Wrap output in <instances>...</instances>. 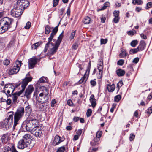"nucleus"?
Segmentation results:
<instances>
[{"instance_id":"obj_1","label":"nucleus","mask_w":152,"mask_h":152,"mask_svg":"<svg viewBox=\"0 0 152 152\" xmlns=\"http://www.w3.org/2000/svg\"><path fill=\"white\" fill-rule=\"evenodd\" d=\"M12 113L8 117L6 118L2 122V126L3 128L7 129L12 126L13 123L14 118V124L13 128L15 129L16 126L18 124L24 113V108L21 107L18 108L16 112L14 113L13 111L10 112Z\"/></svg>"},{"instance_id":"obj_2","label":"nucleus","mask_w":152,"mask_h":152,"mask_svg":"<svg viewBox=\"0 0 152 152\" xmlns=\"http://www.w3.org/2000/svg\"><path fill=\"white\" fill-rule=\"evenodd\" d=\"M29 5V2L25 0H18L15 4L11 10V14L12 16L18 17L22 14L25 9Z\"/></svg>"},{"instance_id":"obj_3","label":"nucleus","mask_w":152,"mask_h":152,"mask_svg":"<svg viewBox=\"0 0 152 152\" xmlns=\"http://www.w3.org/2000/svg\"><path fill=\"white\" fill-rule=\"evenodd\" d=\"M15 89V87L13 85L10 84H6L5 85L4 87V90L2 91L3 92L6 94L7 97H11L12 95V101L14 103L17 101L18 97L23 92L22 91H20L13 93Z\"/></svg>"},{"instance_id":"obj_4","label":"nucleus","mask_w":152,"mask_h":152,"mask_svg":"<svg viewBox=\"0 0 152 152\" xmlns=\"http://www.w3.org/2000/svg\"><path fill=\"white\" fill-rule=\"evenodd\" d=\"M13 22V19L8 17H5L0 20V34L7 31L8 29L11 27L12 23Z\"/></svg>"},{"instance_id":"obj_5","label":"nucleus","mask_w":152,"mask_h":152,"mask_svg":"<svg viewBox=\"0 0 152 152\" xmlns=\"http://www.w3.org/2000/svg\"><path fill=\"white\" fill-rule=\"evenodd\" d=\"M37 115H31L26 120L28 132H30L31 133L32 131L35 129H34L36 128L38 125L39 122L37 120Z\"/></svg>"},{"instance_id":"obj_6","label":"nucleus","mask_w":152,"mask_h":152,"mask_svg":"<svg viewBox=\"0 0 152 152\" xmlns=\"http://www.w3.org/2000/svg\"><path fill=\"white\" fill-rule=\"evenodd\" d=\"M63 31L61 34L58 37V39L54 45L53 43V45L52 46L48 47V49L49 48V50H48V53L46 54V56H50L51 55L54 54L56 53L62 40L63 36Z\"/></svg>"},{"instance_id":"obj_7","label":"nucleus","mask_w":152,"mask_h":152,"mask_svg":"<svg viewBox=\"0 0 152 152\" xmlns=\"http://www.w3.org/2000/svg\"><path fill=\"white\" fill-rule=\"evenodd\" d=\"M42 88L44 92L40 93L39 96H38V93L39 92V91H35L33 95L34 96H35L36 100L39 102L41 103H44L46 102V100H45V98L48 94V91L46 88L45 87H42Z\"/></svg>"},{"instance_id":"obj_8","label":"nucleus","mask_w":152,"mask_h":152,"mask_svg":"<svg viewBox=\"0 0 152 152\" xmlns=\"http://www.w3.org/2000/svg\"><path fill=\"white\" fill-rule=\"evenodd\" d=\"M58 25H57L55 27L52 31L50 37L48 39V42L46 44L45 48L44 50L45 53H46L48 50V48L50 46H52L53 43L50 42L52 41L54 36L56 34L58 31Z\"/></svg>"},{"instance_id":"obj_9","label":"nucleus","mask_w":152,"mask_h":152,"mask_svg":"<svg viewBox=\"0 0 152 152\" xmlns=\"http://www.w3.org/2000/svg\"><path fill=\"white\" fill-rule=\"evenodd\" d=\"M22 64L21 61L17 60L12 68L10 69L8 72L10 75H12L18 72Z\"/></svg>"},{"instance_id":"obj_10","label":"nucleus","mask_w":152,"mask_h":152,"mask_svg":"<svg viewBox=\"0 0 152 152\" xmlns=\"http://www.w3.org/2000/svg\"><path fill=\"white\" fill-rule=\"evenodd\" d=\"M22 139L27 142L29 147H33L35 144L34 141L32 140V136L30 134H26L23 137Z\"/></svg>"},{"instance_id":"obj_11","label":"nucleus","mask_w":152,"mask_h":152,"mask_svg":"<svg viewBox=\"0 0 152 152\" xmlns=\"http://www.w3.org/2000/svg\"><path fill=\"white\" fill-rule=\"evenodd\" d=\"M90 68L91 65L90 64H89L87 67L86 73L83 76L78 82L77 84H84L86 83L88 77Z\"/></svg>"},{"instance_id":"obj_12","label":"nucleus","mask_w":152,"mask_h":152,"mask_svg":"<svg viewBox=\"0 0 152 152\" xmlns=\"http://www.w3.org/2000/svg\"><path fill=\"white\" fill-rule=\"evenodd\" d=\"M34 90V88L32 85H30L28 86L25 91L24 96L28 99H29L31 97L32 92Z\"/></svg>"},{"instance_id":"obj_13","label":"nucleus","mask_w":152,"mask_h":152,"mask_svg":"<svg viewBox=\"0 0 152 152\" xmlns=\"http://www.w3.org/2000/svg\"><path fill=\"white\" fill-rule=\"evenodd\" d=\"M15 147L14 145L12 143H10L4 147L3 151L4 152H8L11 151L12 152H14L15 151Z\"/></svg>"},{"instance_id":"obj_14","label":"nucleus","mask_w":152,"mask_h":152,"mask_svg":"<svg viewBox=\"0 0 152 152\" xmlns=\"http://www.w3.org/2000/svg\"><path fill=\"white\" fill-rule=\"evenodd\" d=\"M32 78L30 77H26L23 80L21 83L22 89L20 91H22L23 92L24 91L26 86H27L28 83L31 81Z\"/></svg>"},{"instance_id":"obj_15","label":"nucleus","mask_w":152,"mask_h":152,"mask_svg":"<svg viewBox=\"0 0 152 152\" xmlns=\"http://www.w3.org/2000/svg\"><path fill=\"white\" fill-rule=\"evenodd\" d=\"M64 137H60L58 135L54 137V140L53 142V145L56 146L59 144L61 142H63L64 140Z\"/></svg>"},{"instance_id":"obj_16","label":"nucleus","mask_w":152,"mask_h":152,"mask_svg":"<svg viewBox=\"0 0 152 152\" xmlns=\"http://www.w3.org/2000/svg\"><path fill=\"white\" fill-rule=\"evenodd\" d=\"M28 146L29 145L22 139L19 141L18 144V148L20 149H23Z\"/></svg>"},{"instance_id":"obj_17","label":"nucleus","mask_w":152,"mask_h":152,"mask_svg":"<svg viewBox=\"0 0 152 152\" xmlns=\"http://www.w3.org/2000/svg\"><path fill=\"white\" fill-rule=\"evenodd\" d=\"M38 59L34 58H31L28 60V67L30 69L34 68L37 63Z\"/></svg>"},{"instance_id":"obj_18","label":"nucleus","mask_w":152,"mask_h":152,"mask_svg":"<svg viewBox=\"0 0 152 152\" xmlns=\"http://www.w3.org/2000/svg\"><path fill=\"white\" fill-rule=\"evenodd\" d=\"M34 130L32 131L31 133L35 135L36 137H40L42 135V131L41 129H39V127L36 128Z\"/></svg>"},{"instance_id":"obj_19","label":"nucleus","mask_w":152,"mask_h":152,"mask_svg":"<svg viewBox=\"0 0 152 152\" xmlns=\"http://www.w3.org/2000/svg\"><path fill=\"white\" fill-rule=\"evenodd\" d=\"M10 140V136L8 133L3 134L1 139L2 143L4 144L7 143Z\"/></svg>"},{"instance_id":"obj_20","label":"nucleus","mask_w":152,"mask_h":152,"mask_svg":"<svg viewBox=\"0 0 152 152\" xmlns=\"http://www.w3.org/2000/svg\"><path fill=\"white\" fill-rule=\"evenodd\" d=\"M146 44L144 41L141 40L139 43V44L137 48L139 51L143 50L146 47Z\"/></svg>"},{"instance_id":"obj_21","label":"nucleus","mask_w":152,"mask_h":152,"mask_svg":"<svg viewBox=\"0 0 152 152\" xmlns=\"http://www.w3.org/2000/svg\"><path fill=\"white\" fill-rule=\"evenodd\" d=\"M20 130L22 131L28 132V126L26 120L22 124Z\"/></svg>"},{"instance_id":"obj_22","label":"nucleus","mask_w":152,"mask_h":152,"mask_svg":"<svg viewBox=\"0 0 152 152\" xmlns=\"http://www.w3.org/2000/svg\"><path fill=\"white\" fill-rule=\"evenodd\" d=\"M115 88V85L114 84L112 85L108 84L107 85L106 89H107L109 92H112L114 90Z\"/></svg>"},{"instance_id":"obj_23","label":"nucleus","mask_w":152,"mask_h":152,"mask_svg":"<svg viewBox=\"0 0 152 152\" xmlns=\"http://www.w3.org/2000/svg\"><path fill=\"white\" fill-rule=\"evenodd\" d=\"M90 101L91 103V106L93 107H94L96 105V100L94 98V96L93 94H92L90 96Z\"/></svg>"},{"instance_id":"obj_24","label":"nucleus","mask_w":152,"mask_h":152,"mask_svg":"<svg viewBox=\"0 0 152 152\" xmlns=\"http://www.w3.org/2000/svg\"><path fill=\"white\" fill-rule=\"evenodd\" d=\"M116 72L117 75L119 77L123 76L125 73V71L121 69H119L117 70Z\"/></svg>"},{"instance_id":"obj_25","label":"nucleus","mask_w":152,"mask_h":152,"mask_svg":"<svg viewBox=\"0 0 152 152\" xmlns=\"http://www.w3.org/2000/svg\"><path fill=\"white\" fill-rule=\"evenodd\" d=\"M52 28L49 25H47L45 26V33L48 34L51 32Z\"/></svg>"},{"instance_id":"obj_26","label":"nucleus","mask_w":152,"mask_h":152,"mask_svg":"<svg viewBox=\"0 0 152 152\" xmlns=\"http://www.w3.org/2000/svg\"><path fill=\"white\" fill-rule=\"evenodd\" d=\"M91 19L89 17H86L83 20V21L84 24H88L90 23Z\"/></svg>"},{"instance_id":"obj_27","label":"nucleus","mask_w":152,"mask_h":152,"mask_svg":"<svg viewBox=\"0 0 152 152\" xmlns=\"http://www.w3.org/2000/svg\"><path fill=\"white\" fill-rule=\"evenodd\" d=\"M127 55V53L125 50L123 49L121 50V53L120 54V56L121 58L125 57Z\"/></svg>"},{"instance_id":"obj_28","label":"nucleus","mask_w":152,"mask_h":152,"mask_svg":"<svg viewBox=\"0 0 152 152\" xmlns=\"http://www.w3.org/2000/svg\"><path fill=\"white\" fill-rule=\"evenodd\" d=\"M102 134V132L101 131H98L96 134V138H95L94 139V142H96V140L97 139V138H99L101 137Z\"/></svg>"},{"instance_id":"obj_29","label":"nucleus","mask_w":152,"mask_h":152,"mask_svg":"<svg viewBox=\"0 0 152 152\" xmlns=\"http://www.w3.org/2000/svg\"><path fill=\"white\" fill-rule=\"evenodd\" d=\"M140 51L137 48L135 49H131L129 51V53L130 54H135L138 52Z\"/></svg>"},{"instance_id":"obj_30","label":"nucleus","mask_w":152,"mask_h":152,"mask_svg":"<svg viewBox=\"0 0 152 152\" xmlns=\"http://www.w3.org/2000/svg\"><path fill=\"white\" fill-rule=\"evenodd\" d=\"M138 42L137 40H135L132 41L130 43V45L133 47H135L138 44Z\"/></svg>"},{"instance_id":"obj_31","label":"nucleus","mask_w":152,"mask_h":152,"mask_svg":"<svg viewBox=\"0 0 152 152\" xmlns=\"http://www.w3.org/2000/svg\"><path fill=\"white\" fill-rule=\"evenodd\" d=\"M99 73L97 75V78L98 79H101L102 77L103 71L102 70V68H99Z\"/></svg>"},{"instance_id":"obj_32","label":"nucleus","mask_w":152,"mask_h":152,"mask_svg":"<svg viewBox=\"0 0 152 152\" xmlns=\"http://www.w3.org/2000/svg\"><path fill=\"white\" fill-rule=\"evenodd\" d=\"M40 43L39 42H38L35 43L31 46V48L32 49H35L37 48L40 45Z\"/></svg>"},{"instance_id":"obj_33","label":"nucleus","mask_w":152,"mask_h":152,"mask_svg":"<svg viewBox=\"0 0 152 152\" xmlns=\"http://www.w3.org/2000/svg\"><path fill=\"white\" fill-rule=\"evenodd\" d=\"M46 81V78L44 77H42L39 79V81L37 83L38 84L39 83H44Z\"/></svg>"},{"instance_id":"obj_34","label":"nucleus","mask_w":152,"mask_h":152,"mask_svg":"<svg viewBox=\"0 0 152 152\" xmlns=\"http://www.w3.org/2000/svg\"><path fill=\"white\" fill-rule=\"evenodd\" d=\"M66 148L64 146H63L58 148L56 152H64L65 151Z\"/></svg>"},{"instance_id":"obj_35","label":"nucleus","mask_w":152,"mask_h":152,"mask_svg":"<svg viewBox=\"0 0 152 152\" xmlns=\"http://www.w3.org/2000/svg\"><path fill=\"white\" fill-rule=\"evenodd\" d=\"M121 96L120 95L115 96L114 97V101L116 102H119L121 99Z\"/></svg>"},{"instance_id":"obj_36","label":"nucleus","mask_w":152,"mask_h":152,"mask_svg":"<svg viewBox=\"0 0 152 152\" xmlns=\"http://www.w3.org/2000/svg\"><path fill=\"white\" fill-rule=\"evenodd\" d=\"M119 11L118 10H115L113 12V15L115 17H119Z\"/></svg>"},{"instance_id":"obj_37","label":"nucleus","mask_w":152,"mask_h":152,"mask_svg":"<svg viewBox=\"0 0 152 152\" xmlns=\"http://www.w3.org/2000/svg\"><path fill=\"white\" fill-rule=\"evenodd\" d=\"M92 110L90 109H88L87 110L86 112V115L87 117H90L92 113Z\"/></svg>"},{"instance_id":"obj_38","label":"nucleus","mask_w":152,"mask_h":152,"mask_svg":"<svg viewBox=\"0 0 152 152\" xmlns=\"http://www.w3.org/2000/svg\"><path fill=\"white\" fill-rule=\"evenodd\" d=\"M31 23L30 22H28L27 23L26 26H25V28L26 29H29L31 27Z\"/></svg>"},{"instance_id":"obj_39","label":"nucleus","mask_w":152,"mask_h":152,"mask_svg":"<svg viewBox=\"0 0 152 152\" xmlns=\"http://www.w3.org/2000/svg\"><path fill=\"white\" fill-rule=\"evenodd\" d=\"M10 63V60L9 59H6L3 61V64L6 66L8 65Z\"/></svg>"},{"instance_id":"obj_40","label":"nucleus","mask_w":152,"mask_h":152,"mask_svg":"<svg viewBox=\"0 0 152 152\" xmlns=\"http://www.w3.org/2000/svg\"><path fill=\"white\" fill-rule=\"evenodd\" d=\"M76 32V30H75L74 31L72 32L71 34V35L70 36V38L71 39H73L75 35V33Z\"/></svg>"},{"instance_id":"obj_41","label":"nucleus","mask_w":152,"mask_h":152,"mask_svg":"<svg viewBox=\"0 0 152 152\" xmlns=\"http://www.w3.org/2000/svg\"><path fill=\"white\" fill-rule=\"evenodd\" d=\"M107 39H101L100 40L101 44H105L107 43Z\"/></svg>"},{"instance_id":"obj_42","label":"nucleus","mask_w":152,"mask_h":152,"mask_svg":"<svg viewBox=\"0 0 152 152\" xmlns=\"http://www.w3.org/2000/svg\"><path fill=\"white\" fill-rule=\"evenodd\" d=\"M123 85V83L122 81H120L117 84V88H118V89L121 87Z\"/></svg>"},{"instance_id":"obj_43","label":"nucleus","mask_w":152,"mask_h":152,"mask_svg":"<svg viewBox=\"0 0 152 152\" xmlns=\"http://www.w3.org/2000/svg\"><path fill=\"white\" fill-rule=\"evenodd\" d=\"M59 0H53V7H56L58 4Z\"/></svg>"},{"instance_id":"obj_44","label":"nucleus","mask_w":152,"mask_h":152,"mask_svg":"<svg viewBox=\"0 0 152 152\" xmlns=\"http://www.w3.org/2000/svg\"><path fill=\"white\" fill-rule=\"evenodd\" d=\"M124 63V61L122 59L119 60L117 62V64L119 65H122Z\"/></svg>"},{"instance_id":"obj_45","label":"nucleus","mask_w":152,"mask_h":152,"mask_svg":"<svg viewBox=\"0 0 152 152\" xmlns=\"http://www.w3.org/2000/svg\"><path fill=\"white\" fill-rule=\"evenodd\" d=\"M135 136L133 134H131L130 135L129 140L130 141H132L135 138Z\"/></svg>"},{"instance_id":"obj_46","label":"nucleus","mask_w":152,"mask_h":152,"mask_svg":"<svg viewBox=\"0 0 152 152\" xmlns=\"http://www.w3.org/2000/svg\"><path fill=\"white\" fill-rule=\"evenodd\" d=\"M103 64L102 61H99V66H98V70H99V68H102V70H103V68L102 67Z\"/></svg>"},{"instance_id":"obj_47","label":"nucleus","mask_w":152,"mask_h":152,"mask_svg":"<svg viewBox=\"0 0 152 152\" xmlns=\"http://www.w3.org/2000/svg\"><path fill=\"white\" fill-rule=\"evenodd\" d=\"M136 4L139 5H142V1L141 0H135Z\"/></svg>"},{"instance_id":"obj_48","label":"nucleus","mask_w":152,"mask_h":152,"mask_svg":"<svg viewBox=\"0 0 152 152\" xmlns=\"http://www.w3.org/2000/svg\"><path fill=\"white\" fill-rule=\"evenodd\" d=\"M45 104H43V103H41L39 105V108L42 109V111L44 110L45 109Z\"/></svg>"},{"instance_id":"obj_49","label":"nucleus","mask_w":152,"mask_h":152,"mask_svg":"<svg viewBox=\"0 0 152 152\" xmlns=\"http://www.w3.org/2000/svg\"><path fill=\"white\" fill-rule=\"evenodd\" d=\"M147 6L148 8H146V9L148 10L149 8L151 7H152V2H150L148 3L147 4Z\"/></svg>"},{"instance_id":"obj_50","label":"nucleus","mask_w":152,"mask_h":152,"mask_svg":"<svg viewBox=\"0 0 152 152\" xmlns=\"http://www.w3.org/2000/svg\"><path fill=\"white\" fill-rule=\"evenodd\" d=\"M78 47V45L76 43H75L72 45V49L76 50L77 49Z\"/></svg>"},{"instance_id":"obj_51","label":"nucleus","mask_w":152,"mask_h":152,"mask_svg":"<svg viewBox=\"0 0 152 152\" xmlns=\"http://www.w3.org/2000/svg\"><path fill=\"white\" fill-rule=\"evenodd\" d=\"M119 19V17H115L113 19V22L115 23H118Z\"/></svg>"},{"instance_id":"obj_52","label":"nucleus","mask_w":152,"mask_h":152,"mask_svg":"<svg viewBox=\"0 0 152 152\" xmlns=\"http://www.w3.org/2000/svg\"><path fill=\"white\" fill-rule=\"evenodd\" d=\"M91 85L93 86H95L96 84V82L93 80H91L90 81Z\"/></svg>"},{"instance_id":"obj_53","label":"nucleus","mask_w":152,"mask_h":152,"mask_svg":"<svg viewBox=\"0 0 152 152\" xmlns=\"http://www.w3.org/2000/svg\"><path fill=\"white\" fill-rule=\"evenodd\" d=\"M67 104L70 106H72L73 104V103L72 101L70 99H69L67 101Z\"/></svg>"},{"instance_id":"obj_54","label":"nucleus","mask_w":152,"mask_h":152,"mask_svg":"<svg viewBox=\"0 0 152 152\" xmlns=\"http://www.w3.org/2000/svg\"><path fill=\"white\" fill-rule=\"evenodd\" d=\"M140 36L141 38L144 39H146L147 38V36L146 35H145L143 34L142 33L140 34Z\"/></svg>"},{"instance_id":"obj_55","label":"nucleus","mask_w":152,"mask_h":152,"mask_svg":"<svg viewBox=\"0 0 152 152\" xmlns=\"http://www.w3.org/2000/svg\"><path fill=\"white\" fill-rule=\"evenodd\" d=\"M139 61V58L138 57L136 58H134L133 61V62L135 63H137Z\"/></svg>"},{"instance_id":"obj_56","label":"nucleus","mask_w":152,"mask_h":152,"mask_svg":"<svg viewBox=\"0 0 152 152\" xmlns=\"http://www.w3.org/2000/svg\"><path fill=\"white\" fill-rule=\"evenodd\" d=\"M66 13L67 14V15L68 16H69L70 14V7H69L68 9L67 10Z\"/></svg>"},{"instance_id":"obj_57","label":"nucleus","mask_w":152,"mask_h":152,"mask_svg":"<svg viewBox=\"0 0 152 152\" xmlns=\"http://www.w3.org/2000/svg\"><path fill=\"white\" fill-rule=\"evenodd\" d=\"M56 102L55 99L52 100L51 101V106L52 107H53L55 104H56Z\"/></svg>"},{"instance_id":"obj_58","label":"nucleus","mask_w":152,"mask_h":152,"mask_svg":"<svg viewBox=\"0 0 152 152\" xmlns=\"http://www.w3.org/2000/svg\"><path fill=\"white\" fill-rule=\"evenodd\" d=\"M82 131L81 129H79L76 132L77 135L80 136L81 134Z\"/></svg>"},{"instance_id":"obj_59","label":"nucleus","mask_w":152,"mask_h":152,"mask_svg":"<svg viewBox=\"0 0 152 152\" xmlns=\"http://www.w3.org/2000/svg\"><path fill=\"white\" fill-rule=\"evenodd\" d=\"M79 119L80 118L78 117H74L73 118V121L75 122H77L79 120Z\"/></svg>"},{"instance_id":"obj_60","label":"nucleus","mask_w":152,"mask_h":152,"mask_svg":"<svg viewBox=\"0 0 152 152\" xmlns=\"http://www.w3.org/2000/svg\"><path fill=\"white\" fill-rule=\"evenodd\" d=\"M79 136L77 135H75L74 136L73 140L75 141L78 139L79 137Z\"/></svg>"},{"instance_id":"obj_61","label":"nucleus","mask_w":152,"mask_h":152,"mask_svg":"<svg viewBox=\"0 0 152 152\" xmlns=\"http://www.w3.org/2000/svg\"><path fill=\"white\" fill-rule=\"evenodd\" d=\"M147 112L149 114H151L152 113V107H150L148 108Z\"/></svg>"},{"instance_id":"obj_62","label":"nucleus","mask_w":152,"mask_h":152,"mask_svg":"<svg viewBox=\"0 0 152 152\" xmlns=\"http://www.w3.org/2000/svg\"><path fill=\"white\" fill-rule=\"evenodd\" d=\"M6 102H7V103L9 105V104H11V103L12 101L10 99H8L7 100Z\"/></svg>"},{"instance_id":"obj_63","label":"nucleus","mask_w":152,"mask_h":152,"mask_svg":"<svg viewBox=\"0 0 152 152\" xmlns=\"http://www.w3.org/2000/svg\"><path fill=\"white\" fill-rule=\"evenodd\" d=\"M106 20V18L105 17H102L101 18V22L102 23H104Z\"/></svg>"},{"instance_id":"obj_64","label":"nucleus","mask_w":152,"mask_h":152,"mask_svg":"<svg viewBox=\"0 0 152 152\" xmlns=\"http://www.w3.org/2000/svg\"><path fill=\"white\" fill-rule=\"evenodd\" d=\"M134 116L137 118L138 117V112L137 110H136L135 112L134 113Z\"/></svg>"}]
</instances>
